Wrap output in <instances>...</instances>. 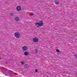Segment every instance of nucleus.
<instances>
[{
  "label": "nucleus",
  "instance_id": "nucleus-14",
  "mask_svg": "<svg viewBox=\"0 0 77 77\" xmlns=\"http://www.w3.org/2000/svg\"><path fill=\"white\" fill-rule=\"evenodd\" d=\"M35 72H38V70L37 69H36L35 71Z\"/></svg>",
  "mask_w": 77,
  "mask_h": 77
},
{
  "label": "nucleus",
  "instance_id": "nucleus-16",
  "mask_svg": "<svg viewBox=\"0 0 77 77\" xmlns=\"http://www.w3.org/2000/svg\"><path fill=\"white\" fill-rule=\"evenodd\" d=\"M31 15H33V13H32L31 14Z\"/></svg>",
  "mask_w": 77,
  "mask_h": 77
},
{
  "label": "nucleus",
  "instance_id": "nucleus-5",
  "mask_svg": "<svg viewBox=\"0 0 77 77\" xmlns=\"http://www.w3.org/2000/svg\"><path fill=\"white\" fill-rule=\"evenodd\" d=\"M28 49L27 47L26 46H24L22 47V49L24 51H26Z\"/></svg>",
  "mask_w": 77,
  "mask_h": 77
},
{
  "label": "nucleus",
  "instance_id": "nucleus-1",
  "mask_svg": "<svg viewBox=\"0 0 77 77\" xmlns=\"http://www.w3.org/2000/svg\"><path fill=\"white\" fill-rule=\"evenodd\" d=\"M44 24L42 21H40L39 23H36L35 24V26L37 27H39L41 26H42Z\"/></svg>",
  "mask_w": 77,
  "mask_h": 77
},
{
  "label": "nucleus",
  "instance_id": "nucleus-12",
  "mask_svg": "<svg viewBox=\"0 0 77 77\" xmlns=\"http://www.w3.org/2000/svg\"><path fill=\"white\" fill-rule=\"evenodd\" d=\"M57 52V53H59L60 51L59 49H57L56 50Z\"/></svg>",
  "mask_w": 77,
  "mask_h": 77
},
{
  "label": "nucleus",
  "instance_id": "nucleus-2",
  "mask_svg": "<svg viewBox=\"0 0 77 77\" xmlns=\"http://www.w3.org/2000/svg\"><path fill=\"white\" fill-rule=\"evenodd\" d=\"M15 37L17 38H19L20 37V34L18 32H16L14 33V34Z\"/></svg>",
  "mask_w": 77,
  "mask_h": 77
},
{
  "label": "nucleus",
  "instance_id": "nucleus-11",
  "mask_svg": "<svg viewBox=\"0 0 77 77\" xmlns=\"http://www.w3.org/2000/svg\"><path fill=\"white\" fill-rule=\"evenodd\" d=\"M22 65H23L24 63V62H23V61H22L21 62Z\"/></svg>",
  "mask_w": 77,
  "mask_h": 77
},
{
  "label": "nucleus",
  "instance_id": "nucleus-7",
  "mask_svg": "<svg viewBox=\"0 0 77 77\" xmlns=\"http://www.w3.org/2000/svg\"><path fill=\"white\" fill-rule=\"evenodd\" d=\"M55 3L56 4V5H59V1H57V0H56L55 1Z\"/></svg>",
  "mask_w": 77,
  "mask_h": 77
},
{
  "label": "nucleus",
  "instance_id": "nucleus-10",
  "mask_svg": "<svg viewBox=\"0 0 77 77\" xmlns=\"http://www.w3.org/2000/svg\"><path fill=\"white\" fill-rule=\"evenodd\" d=\"M13 16H14V13H12L11 14L10 16H11V17H13Z\"/></svg>",
  "mask_w": 77,
  "mask_h": 77
},
{
  "label": "nucleus",
  "instance_id": "nucleus-15",
  "mask_svg": "<svg viewBox=\"0 0 77 77\" xmlns=\"http://www.w3.org/2000/svg\"><path fill=\"white\" fill-rule=\"evenodd\" d=\"M75 57H76V59H77V55H75Z\"/></svg>",
  "mask_w": 77,
  "mask_h": 77
},
{
  "label": "nucleus",
  "instance_id": "nucleus-13",
  "mask_svg": "<svg viewBox=\"0 0 77 77\" xmlns=\"http://www.w3.org/2000/svg\"><path fill=\"white\" fill-rule=\"evenodd\" d=\"M35 53H38V50L37 49H35Z\"/></svg>",
  "mask_w": 77,
  "mask_h": 77
},
{
  "label": "nucleus",
  "instance_id": "nucleus-8",
  "mask_svg": "<svg viewBox=\"0 0 77 77\" xmlns=\"http://www.w3.org/2000/svg\"><path fill=\"white\" fill-rule=\"evenodd\" d=\"M15 20L16 21H18L19 20V18L18 17H15Z\"/></svg>",
  "mask_w": 77,
  "mask_h": 77
},
{
  "label": "nucleus",
  "instance_id": "nucleus-3",
  "mask_svg": "<svg viewBox=\"0 0 77 77\" xmlns=\"http://www.w3.org/2000/svg\"><path fill=\"white\" fill-rule=\"evenodd\" d=\"M32 41L34 42H38L39 41V38L36 37H35L33 38Z\"/></svg>",
  "mask_w": 77,
  "mask_h": 77
},
{
  "label": "nucleus",
  "instance_id": "nucleus-6",
  "mask_svg": "<svg viewBox=\"0 0 77 77\" xmlns=\"http://www.w3.org/2000/svg\"><path fill=\"white\" fill-rule=\"evenodd\" d=\"M24 54L25 56H27V55H29V52L25 51L24 53Z\"/></svg>",
  "mask_w": 77,
  "mask_h": 77
},
{
  "label": "nucleus",
  "instance_id": "nucleus-4",
  "mask_svg": "<svg viewBox=\"0 0 77 77\" xmlns=\"http://www.w3.org/2000/svg\"><path fill=\"white\" fill-rule=\"evenodd\" d=\"M21 10V6L18 5L16 8V10L17 11H20Z\"/></svg>",
  "mask_w": 77,
  "mask_h": 77
},
{
  "label": "nucleus",
  "instance_id": "nucleus-9",
  "mask_svg": "<svg viewBox=\"0 0 77 77\" xmlns=\"http://www.w3.org/2000/svg\"><path fill=\"white\" fill-rule=\"evenodd\" d=\"M24 66V67L26 68H28V65L26 64H25Z\"/></svg>",
  "mask_w": 77,
  "mask_h": 77
}]
</instances>
